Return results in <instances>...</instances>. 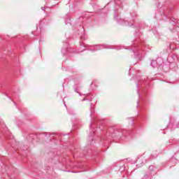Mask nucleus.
Returning a JSON list of instances; mask_svg holds the SVG:
<instances>
[{"mask_svg":"<svg viewBox=\"0 0 179 179\" xmlns=\"http://www.w3.org/2000/svg\"><path fill=\"white\" fill-rule=\"evenodd\" d=\"M134 47L136 48L134 49L133 52L136 57H141V55H142V51H146V45H145L144 43L136 44Z\"/></svg>","mask_w":179,"mask_h":179,"instance_id":"obj_1","label":"nucleus"},{"mask_svg":"<svg viewBox=\"0 0 179 179\" xmlns=\"http://www.w3.org/2000/svg\"><path fill=\"white\" fill-rule=\"evenodd\" d=\"M117 15H118V13L117 12V10H115L114 17H115V20H117V22H118V23H120V24H124V26H134V23L128 22L122 19H120H120L118 18V16Z\"/></svg>","mask_w":179,"mask_h":179,"instance_id":"obj_2","label":"nucleus"},{"mask_svg":"<svg viewBox=\"0 0 179 179\" xmlns=\"http://www.w3.org/2000/svg\"><path fill=\"white\" fill-rule=\"evenodd\" d=\"M90 128L92 130V132L90 134L88 142H90V145H92V143L93 142V135H94L96 129H93V123H90Z\"/></svg>","mask_w":179,"mask_h":179,"instance_id":"obj_3","label":"nucleus"},{"mask_svg":"<svg viewBox=\"0 0 179 179\" xmlns=\"http://www.w3.org/2000/svg\"><path fill=\"white\" fill-rule=\"evenodd\" d=\"M101 48H108L106 45H96L92 51H97V50H101Z\"/></svg>","mask_w":179,"mask_h":179,"instance_id":"obj_4","label":"nucleus"},{"mask_svg":"<svg viewBox=\"0 0 179 179\" xmlns=\"http://www.w3.org/2000/svg\"><path fill=\"white\" fill-rule=\"evenodd\" d=\"M156 65H157V62L152 60L151 62V66H152V68H156Z\"/></svg>","mask_w":179,"mask_h":179,"instance_id":"obj_5","label":"nucleus"},{"mask_svg":"<svg viewBox=\"0 0 179 179\" xmlns=\"http://www.w3.org/2000/svg\"><path fill=\"white\" fill-rule=\"evenodd\" d=\"M115 3L116 5H118L119 6H121V5H120V0H115Z\"/></svg>","mask_w":179,"mask_h":179,"instance_id":"obj_6","label":"nucleus"},{"mask_svg":"<svg viewBox=\"0 0 179 179\" xmlns=\"http://www.w3.org/2000/svg\"><path fill=\"white\" fill-rule=\"evenodd\" d=\"M90 110H91V114H90V115H91V117H92V115H93V106H91Z\"/></svg>","mask_w":179,"mask_h":179,"instance_id":"obj_7","label":"nucleus"},{"mask_svg":"<svg viewBox=\"0 0 179 179\" xmlns=\"http://www.w3.org/2000/svg\"><path fill=\"white\" fill-rule=\"evenodd\" d=\"M80 38H81V40H86V38H85V35L84 36H81Z\"/></svg>","mask_w":179,"mask_h":179,"instance_id":"obj_8","label":"nucleus"},{"mask_svg":"<svg viewBox=\"0 0 179 179\" xmlns=\"http://www.w3.org/2000/svg\"><path fill=\"white\" fill-rule=\"evenodd\" d=\"M137 94H138V97H141V94L139 93V90H137Z\"/></svg>","mask_w":179,"mask_h":179,"instance_id":"obj_9","label":"nucleus"},{"mask_svg":"<svg viewBox=\"0 0 179 179\" xmlns=\"http://www.w3.org/2000/svg\"><path fill=\"white\" fill-rule=\"evenodd\" d=\"M42 10H45V7H41Z\"/></svg>","mask_w":179,"mask_h":179,"instance_id":"obj_10","label":"nucleus"},{"mask_svg":"<svg viewBox=\"0 0 179 179\" xmlns=\"http://www.w3.org/2000/svg\"><path fill=\"white\" fill-rule=\"evenodd\" d=\"M86 100H87V99L84 98V99H82V101H86Z\"/></svg>","mask_w":179,"mask_h":179,"instance_id":"obj_11","label":"nucleus"},{"mask_svg":"<svg viewBox=\"0 0 179 179\" xmlns=\"http://www.w3.org/2000/svg\"><path fill=\"white\" fill-rule=\"evenodd\" d=\"M67 52H72V51H71L69 49H67Z\"/></svg>","mask_w":179,"mask_h":179,"instance_id":"obj_12","label":"nucleus"},{"mask_svg":"<svg viewBox=\"0 0 179 179\" xmlns=\"http://www.w3.org/2000/svg\"><path fill=\"white\" fill-rule=\"evenodd\" d=\"M136 86H137L138 89H139V83H137Z\"/></svg>","mask_w":179,"mask_h":179,"instance_id":"obj_13","label":"nucleus"},{"mask_svg":"<svg viewBox=\"0 0 179 179\" xmlns=\"http://www.w3.org/2000/svg\"><path fill=\"white\" fill-rule=\"evenodd\" d=\"M62 52L64 53L65 52V50L62 49Z\"/></svg>","mask_w":179,"mask_h":179,"instance_id":"obj_14","label":"nucleus"},{"mask_svg":"<svg viewBox=\"0 0 179 179\" xmlns=\"http://www.w3.org/2000/svg\"><path fill=\"white\" fill-rule=\"evenodd\" d=\"M144 178H148V175L144 176Z\"/></svg>","mask_w":179,"mask_h":179,"instance_id":"obj_15","label":"nucleus"},{"mask_svg":"<svg viewBox=\"0 0 179 179\" xmlns=\"http://www.w3.org/2000/svg\"><path fill=\"white\" fill-rule=\"evenodd\" d=\"M117 50H121V47L117 48Z\"/></svg>","mask_w":179,"mask_h":179,"instance_id":"obj_16","label":"nucleus"},{"mask_svg":"<svg viewBox=\"0 0 179 179\" xmlns=\"http://www.w3.org/2000/svg\"><path fill=\"white\" fill-rule=\"evenodd\" d=\"M75 92H76V93H78V90H77V89H76V90H75Z\"/></svg>","mask_w":179,"mask_h":179,"instance_id":"obj_17","label":"nucleus"},{"mask_svg":"<svg viewBox=\"0 0 179 179\" xmlns=\"http://www.w3.org/2000/svg\"><path fill=\"white\" fill-rule=\"evenodd\" d=\"M79 95H80V96H82V94H80V92H79Z\"/></svg>","mask_w":179,"mask_h":179,"instance_id":"obj_18","label":"nucleus"},{"mask_svg":"<svg viewBox=\"0 0 179 179\" xmlns=\"http://www.w3.org/2000/svg\"><path fill=\"white\" fill-rule=\"evenodd\" d=\"M64 106L66 107V105L65 104V102H64Z\"/></svg>","mask_w":179,"mask_h":179,"instance_id":"obj_19","label":"nucleus"},{"mask_svg":"<svg viewBox=\"0 0 179 179\" xmlns=\"http://www.w3.org/2000/svg\"><path fill=\"white\" fill-rule=\"evenodd\" d=\"M150 169H152V166H150Z\"/></svg>","mask_w":179,"mask_h":179,"instance_id":"obj_20","label":"nucleus"},{"mask_svg":"<svg viewBox=\"0 0 179 179\" xmlns=\"http://www.w3.org/2000/svg\"><path fill=\"white\" fill-rule=\"evenodd\" d=\"M68 20L70 21L71 20L69 19Z\"/></svg>","mask_w":179,"mask_h":179,"instance_id":"obj_21","label":"nucleus"},{"mask_svg":"<svg viewBox=\"0 0 179 179\" xmlns=\"http://www.w3.org/2000/svg\"><path fill=\"white\" fill-rule=\"evenodd\" d=\"M170 48H171V45L170 46Z\"/></svg>","mask_w":179,"mask_h":179,"instance_id":"obj_22","label":"nucleus"}]
</instances>
